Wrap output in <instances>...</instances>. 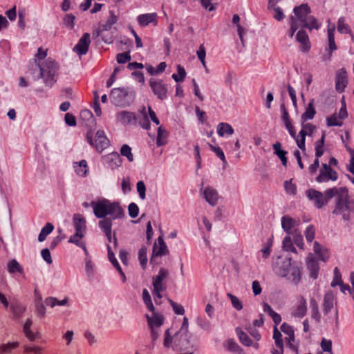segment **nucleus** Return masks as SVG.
<instances>
[{
    "label": "nucleus",
    "instance_id": "2",
    "mask_svg": "<svg viewBox=\"0 0 354 354\" xmlns=\"http://www.w3.org/2000/svg\"><path fill=\"white\" fill-rule=\"evenodd\" d=\"M46 56L47 49L39 48L35 59L29 63L28 72L32 75L33 80L41 77L47 85H51L56 81L57 66L56 62L50 58L47 59L45 64L41 65V61Z\"/></svg>",
    "mask_w": 354,
    "mask_h": 354
},
{
    "label": "nucleus",
    "instance_id": "36",
    "mask_svg": "<svg viewBox=\"0 0 354 354\" xmlns=\"http://www.w3.org/2000/svg\"><path fill=\"white\" fill-rule=\"evenodd\" d=\"M281 147V145L279 142H277L273 145L274 153L280 158L282 165L286 167L288 162V159L286 158L287 152L284 150H282Z\"/></svg>",
    "mask_w": 354,
    "mask_h": 354
},
{
    "label": "nucleus",
    "instance_id": "22",
    "mask_svg": "<svg viewBox=\"0 0 354 354\" xmlns=\"http://www.w3.org/2000/svg\"><path fill=\"white\" fill-rule=\"evenodd\" d=\"M281 330L288 335L286 337V340L288 342V346L292 350H297V348L292 343L295 340V334L292 326L286 323H283L281 326Z\"/></svg>",
    "mask_w": 354,
    "mask_h": 354
},
{
    "label": "nucleus",
    "instance_id": "44",
    "mask_svg": "<svg viewBox=\"0 0 354 354\" xmlns=\"http://www.w3.org/2000/svg\"><path fill=\"white\" fill-rule=\"evenodd\" d=\"M142 299L147 309L150 310L151 313H153V311L155 310V308L153 305L151 296L147 289H144L142 291Z\"/></svg>",
    "mask_w": 354,
    "mask_h": 354
},
{
    "label": "nucleus",
    "instance_id": "7",
    "mask_svg": "<svg viewBox=\"0 0 354 354\" xmlns=\"http://www.w3.org/2000/svg\"><path fill=\"white\" fill-rule=\"evenodd\" d=\"M338 179V174L333 170L330 165L326 163H322L319 169V174L316 177V181L318 183H326L330 180L336 181Z\"/></svg>",
    "mask_w": 354,
    "mask_h": 354
},
{
    "label": "nucleus",
    "instance_id": "57",
    "mask_svg": "<svg viewBox=\"0 0 354 354\" xmlns=\"http://www.w3.org/2000/svg\"><path fill=\"white\" fill-rule=\"evenodd\" d=\"M334 277H333V279L331 282V286L333 287H335L336 286H339V284H342V274L338 269V268H335L334 269Z\"/></svg>",
    "mask_w": 354,
    "mask_h": 354
},
{
    "label": "nucleus",
    "instance_id": "49",
    "mask_svg": "<svg viewBox=\"0 0 354 354\" xmlns=\"http://www.w3.org/2000/svg\"><path fill=\"white\" fill-rule=\"evenodd\" d=\"M326 124L328 127H341L343 124V122L336 114H333L332 115L326 118Z\"/></svg>",
    "mask_w": 354,
    "mask_h": 354
},
{
    "label": "nucleus",
    "instance_id": "25",
    "mask_svg": "<svg viewBox=\"0 0 354 354\" xmlns=\"http://www.w3.org/2000/svg\"><path fill=\"white\" fill-rule=\"evenodd\" d=\"M316 113L317 112L314 106V99H312L308 104V106H306L305 111L301 115V123H304L307 120L313 119L315 115H316Z\"/></svg>",
    "mask_w": 354,
    "mask_h": 354
},
{
    "label": "nucleus",
    "instance_id": "11",
    "mask_svg": "<svg viewBox=\"0 0 354 354\" xmlns=\"http://www.w3.org/2000/svg\"><path fill=\"white\" fill-rule=\"evenodd\" d=\"M116 119L123 125H137L138 117L133 112L122 111L117 113Z\"/></svg>",
    "mask_w": 354,
    "mask_h": 354
},
{
    "label": "nucleus",
    "instance_id": "6",
    "mask_svg": "<svg viewBox=\"0 0 354 354\" xmlns=\"http://www.w3.org/2000/svg\"><path fill=\"white\" fill-rule=\"evenodd\" d=\"M86 138L88 143L97 151H102L104 149L108 147L109 145L108 138L106 137L104 131L102 130H99L96 132L94 138L92 132L88 131Z\"/></svg>",
    "mask_w": 354,
    "mask_h": 354
},
{
    "label": "nucleus",
    "instance_id": "59",
    "mask_svg": "<svg viewBox=\"0 0 354 354\" xmlns=\"http://www.w3.org/2000/svg\"><path fill=\"white\" fill-rule=\"evenodd\" d=\"M118 21V17L114 15L113 12H110V16L109 19L106 20L105 24L104 25V30L111 29L113 25L116 24Z\"/></svg>",
    "mask_w": 354,
    "mask_h": 354
},
{
    "label": "nucleus",
    "instance_id": "8",
    "mask_svg": "<svg viewBox=\"0 0 354 354\" xmlns=\"http://www.w3.org/2000/svg\"><path fill=\"white\" fill-rule=\"evenodd\" d=\"M149 86L157 97L163 100L167 97V85L162 80L151 78L149 80Z\"/></svg>",
    "mask_w": 354,
    "mask_h": 354
},
{
    "label": "nucleus",
    "instance_id": "32",
    "mask_svg": "<svg viewBox=\"0 0 354 354\" xmlns=\"http://www.w3.org/2000/svg\"><path fill=\"white\" fill-rule=\"evenodd\" d=\"M335 26L334 24L328 26V39L330 55L337 49V46L335 41Z\"/></svg>",
    "mask_w": 354,
    "mask_h": 354
},
{
    "label": "nucleus",
    "instance_id": "54",
    "mask_svg": "<svg viewBox=\"0 0 354 354\" xmlns=\"http://www.w3.org/2000/svg\"><path fill=\"white\" fill-rule=\"evenodd\" d=\"M8 270L10 273L22 272V268L16 260H12L8 263Z\"/></svg>",
    "mask_w": 354,
    "mask_h": 354
},
{
    "label": "nucleus",
    "instance_id": "63",
    "mask_svg": "<svg viewBox=\"0 0 354 354\" xmlns=\"http://www.w3.org/2000/svg\"><path fill=\"white\" fill-rule=\"evenodd\" d=\"M228 297L230 299L232 304L234 308L238 310H240L243 308L241 301L236 296H234L232 294H228Z\"/></svg>",
    "mask_w": 354,
    "mask_h": 354
},
{
    "label": "nucleus",
    "instance_id": "47",
    "mask_svg": "<svg viewBox=\"0 0 354 354\" xmlns=\"http://www.w3.org/2000/svg\"><path fill=\"white\" fill-rule=\"evenodd\" d=\"M177 71L178 74H173L172 78L176 82H183L185 77H186V71L183 66L178 64L177 66Z\"/></svg>",
    "mask_w": 354,
    "mask_h": 354
},
{
    "label": "nucleus",
    "instance_id": "37",
    "mask_svg": "<svg viewBox=\"0 0 354 354\" xmlns=\"http://www.w3.org/2000/svg\"><path fill=\"white\" fill-rule=\"evenodd\" d=\"M321 26V24L313 16H309L305 21L301 23V28H306L310 31L313 29L318 30Z\"/></svg>",
    "mask_w": 354,
    "mask_h": 354
},
{
    "label": "nucleus",
    "instance_id": "31",
    "mask_svg": "<svg viewBox=\"0 0 354 354\" xmlns=\"http://www.w3.org/2000/svg\"><path fill=\"white\" fill-rule=\"evenodd\" d=\"M347 192V189L345 187H333L328 189L325 191V203H327L328 200L332 198L333 196H337L339 198V194Z\"/></svg>",
    "mask_w": 354,
    "mask_h": 354
},
{
    "label": "nucleus",
    "instance_id": "16",
    "mask_svg": "<svg viewBox=\"0 0 354 354\" xmlns=\"http://www.w3.org/2000/svg\"><path fill=\"white\" fill-rule=\"evenodd\" d=\"M158 17L156 12L142 14L137 17V21L140 26L145 27L150 24L156 26L158 25Z\"/></svg>",
    "mask_w": 354,
    "mask_h": 354
},
{
    "label": "nucleus",
    "instance_id": "45",
    "mask_svg": "<svg viewBox=\"0 0 354 354\" xmlns=\"http://www.w3.org/2000/svg\"><path fill=\"white\" fill-rule=\"evenodd\" d=\"M19 346L17 342L2 344L0 345V354L10 353L11 351Z\"/></svg>",
    "mask_w": 354,
    "mask_h": 354
},
{
    "label": "nucleus",
    "instance_id": "48",
    "mask_svg": "<svg viewBox=\"0 0 354 354\" xmlns=\"http://www.w3.org/2000/svg\"><path fill=\"white\" fill-rule=\"evenodd\" d=\"M147 250L145 246L142 247L138 251V259L143 269H145L147 263Z\"/></svg>",
    "mask_w": 354,
    "mask_h": 354
},
{
    "label": "nucleus",
    "instance_id": "15",
    "mask_svg": "<svg viewBox=\"0 0 354 354\" xmlns=\"http://www.w3.org/2000/svg\"><path fill=\"white\" fill-rule=\"evenodd\" d=\"M169 252L167 245L163 238L160 236L158 238V243H155L153 246V254L151 258V263H153L156 257L165 255Z\"/></svg>",
    "mask_w": 354,
    "mask_h": 354
},
{
    "label": "nucleus",
    "instance_id": "5",
    "mask_svg": "<svg viewBox=\"0 0 354 354\" xmlns=\"http://www.w3.org/2000/svg\"><path fill=\"white\" fill-rule=\"evenodd\" d=\"M353 209V203L348 198V192L339 194L333 213L342 214L344 220H349L350 212Z\"/></svg>",
    "mask_w": 354,
    "mask_h": 354
},
{
    "label": "nucleus",
    "instance_id": "38",
    "mask_svg": "<svg viewBox=\"0 0 354 354\" xmlns=\"http://www.w3.org/2000/svg\"><path fill=\"white\" fill-rule=\"evenodd\" d=\"M263 308V311L266 313L268 314L272 317L273 322H274V324L276 325H278L280 324V322H281V315L279 314H278L277 313L274 312L273 310V309L272 308V307L268 304L264 303Z\"/></svg>",
    "mask_w": 354,
    "mask_h": 354
},
{
    "label": "nucleus",
    "instance_id": "58",
    "mask_svg": "<svg viewBox=\"0 0 354 354\" xmlns=\"http://www.w3.org/2000/svg\"><path fill=\"white\" fill-rule=\"evenodd\" d=\"M196 54H197L198 59L201 62L203 66L206 67V62H205L206 51H205V48L204 46V44H201L199 46V48L197 50Z\"/></svg>",
    "mask_w": 354,
    "mask_h": 354
},
{
    "label": "nucleus",
    "instance_id": "60",
    "mask_svg": "<svg viewBox=\"0 0 354 354\" xmlns=\"http://www.w3.org/2000/svg\"><path fill=\"white\" fill-rule=\"evenodd\" d=\"M286 129L288 130V133L291 136L292 138H293L297 144V140L299 138H300L299 133L298 135L296 134V130L295 127L291 122H288L287 124H284Z\"/></svg>",
    "mask_w": 354,
    "mask_h": 354
},
{
    "label": "nucleus",
    "instance_id": "19",
    "mask_svg": "<svg viewBox=\"0 0 354 354\" xmlns=\"http://www.w3.org/2000/svg\"><path fill=\"white\" fill-rule=\"evenodd\" d=\"M295 17L299 20L300 23H303L309 17L311 12L310 6L307 3H303L294 8Z\"/></svg>",
    "mask_w": 354,
    "mask_h": 354
},
{
    "label": "nucleus",
    "instance_id": "9",
    "mask_svg": "<svg viewBox=\"0 0 354 354\" xmlns=\"http://www.w3.org/2000/svg\"><path fill=\"white\" fill-rule=\"evenodd\" d=\"M292 266L290 257L282 258L279 257L274 264V270L278 276L284 277L288 275L289 270Z\"/></svg>",
    "mask_w": 354,
    "mask_h": 354
},
{
    "label": "nucleus",
    "instance_id": "20",
    "mask_svg": "<svg viewBox=\"0 0 354 354\" xmlns=\"http://www.w3.org/2000/svg\"><path fill=\"white\" fill-rule=\"evenodd\" d=\"M306 195L310 200L315 202V205L317 208H321L324 205V201L322 192L314 189H309L306 192Z\"/></svg>",
    "mask_w": 354,
    "mask_h": 354
},
{
    "label": "nucleus",
    "instance_id": "53",
    "mask_svg": "<svg viewBox=\"0 0 354 354\" xmlns=\"http://www.w3.org/2000/svg\"><path fill=\"white\" fill-rule=\"evenodd\" d=\"M320 346L323 352H326L329 354H333L332 351V341L326 338H322Z\"/></svg>",
    "mask_w": 354,
    "mask_h": 354
},
{
    "label": "nucleus",
    "instance_id": "64",
    "mask_svg": "<svg viewBox=\"0 0 354 354\" xmlns=\"http://www.w3.org/2000/svg\"><path fill=\"white\" fill-rule=\"evenodd\" d=\"M24 352L26 353H33L34 354H42L43 348L39 346H24Z\"/></svg>",
    "mask_w": 354,
    "mask_h": 354
},
{
    "label": "nucleus",
    "instance_id": "35",
    "mask_svg": "<svg viewBox=\"0 0 354 354\" xmlns=\"http://www.w3.org/2000/svg\"><path fill=\"white\" fill-rule=\"evenodd\" d=\"M168 131L162 126L158 129L156 145L158 147L165 145L167 142Z\"/></svg>",
    "mask_w": 354,
    "mask_h": 354
},
{
    "label": "nucleus",
    "instance_id": "40",
    "mask_svg": "<svg viewBox=\"0 0 354 354\" xmlns=\"http://www.w3.org/2000/svg\"><path fill=\"white\" fill-rule=\"evenodd\" d=\"M106 161L109 163V166L111 169H114L115 167H118L121 165L122 160L118 153H113L109 154L106 158Z\"/></svg>",
    "mask_w": 354,
    "mask_h": 354
},
{
    "label": "nucleus",
    "instance_id": "23",
    "mask_svg": "<svg viewBox=\"0 0 354 354\" xmlns=\"http://www.w3.org/2000/svg\"><path fill=\"white\" fill-rule=\"evenodd\" d=\"M299 221L291 218L288 215L283 216L281 218L282 227L288 234L292 233V230L299 224Z\"/></svg>",
    "mask_w": 354,
    "mask_h": 354
},
{
    "label": "nucleus",
    "instance_id": "10",
    "mask_svg": "<svg viewBox=\"0 0 354 354\" xmlns=\"http://www.w3.org/2000/svg\"><path fill=\"white\" fill-rule=\"evenodd\" d=\"M301 130L299 131V136L300 138L297 140V146L298 147L305 151L306 147H305V140H306V136H312L313 132L316 129V126L310 124V123H301Z\"/></svg>",
    "mask_w": 354,
    "mask_h": 354
},
{
    "label": "nucleus",
    "instance_id": "30",
    "mask_svg": "<svg viewBox=\"0 0 354 354\" xmlns=\"http://www.w3.org/2000/svg\"><path fill=\"white\" fill-rule=\"evenodd\" d=\"M334 306V296L331 292H327L324 295L323 311L325 315H327L333 308Z\"/></svg>",
    "mask_w": 354,
    "mask_h": 354
},
{
    "label": "nucleus",
    "instance_id": "29",
    "mask_svg": "<svg viewBox=\"0 0 354 354\" xmlns=\"http://www.w3.org/2000/svg\"><path fill=\"white\" fill-rule=\"evenodd\" d=\"M73 168L76 174L81 177L86 176L88 173L87 162L84 160L80 162H75L73 164Z\"/></svg>",
    "mask_w": 354,
    "mask_h": 354
},
{
    "label": "nucleus",
    "instance_id": "56",
    "mask_svg": "<svg viewBox=\"0 0 354 354\" xmlns=\"http://www.w3.org/2000/svg\"><path fill=\"white\" fill-rule=\"evenodd\" d=\"M271 247L272 241L270 240H268V241L263 245L262 249L260 250L262 258L267 259L270 256L272 251Z\"/></svg>",
    "mask_w": 354,
    "mask_h": 354
},
{
    "label": "nucleus",
    "instance_id": "50",
    "mask_svg": "<svg viewBox=\"0 0 354 354\" xmlns=\"http://www.w3.org/2000/svg\"><path fill=\"white\" fill-rule=\"evenodd\" d=\"M209 149L215 153L216 156L218 157L223 162V165H227V160L225 157V154L219 147H216L212 145V144H208Z\"/></svg>",
    "mask_w": 354,
    "mask_h": 354
},
{
    "label": "nucleus",
    "instance_id": "62",
    "mask_svg": "<svg viewBox=\"0 0 354 354\" xmlns=\"http://www.w3.org/2000/svg\"><path fill=\"white\" fill-rule=\"evenodd\" d=\"M315 230L313 225H309L307 227L306 232H305V236L306 241L308 242H312L313 240L315 238Z\"/></svg>",
    "mask_w": 354,
    "mask_h": 354
},
{
    "label": "nucleus",
    "instance_id": "43",
    "mask_svg": "<svg viewBox=\"0 0 354 354\" xmlns=\"http://www.w3.org/2000/svg\"><path fill=\"white\" fill-rule=\"evenodd\" d=\"M224 346L227 351H229L230 352L236 353L238 354H239L242 351L241 348L239 346V344L233 339H227L225 342Z\"/></svg>",
    "mask_w": 354,
    "mask_h": 354
},
{
    "label": "nucleus",
    "instance_id": "18",
    "mask_svg": "<svg viewBox=\"0 0 354 354\" xmlns=\"http://www.w3.org/2000/svg\"><path fill=\"white\" fill-rule=\"evenodd\" d=\"M347 84V73L345 68H342L337 71L335 78V88L337 92L342 93L344 91Z\"/></svg>",
    "mask_w": 354,
    "mask_h": 354
},
{
    "label": "nucleus",
    "instance_id": "46",
    "mask_svg": "<svg viewBox=\"0 0 354 354\" xmlns=\"http://www.w3.org/2000/svg\"><path fill=\"white\" fill-rule=\"evenodd\" d=\"M53 228H54L53 225L51 223H48L41 229V232L39 234V236H38L39 241H40V242L44 241L46 239V236L53 230Z\"/></svg>",
    "mask_w": 354,
    "mask_h": 354
},
{
    "label": "nucleus",
    "instance_id": "33",
    "mask_svg": "<svg viewBox=\"0 0 354 354\" xmlns=\"http://www.w3.org/2000/svg\"><path fill=\"white\" fill-rule=\"evenodd\" d=\"M237 335L240 342L245 346H253L255 348H259V344L257 342L253 343L249 336L244 332L236 329Z\"/></svg>",
    "mask_w": 354,
    "mask_h": 354
},
{
    "label": "nucleus",
    "instance_id": "12",
    "mask_svg": "<svg viewBox=\"0 0 354 354\" xmlns=\"http://www.w3.org/2000/svg\"><path fill=\"white\" fill-rule=\"evenodd\" d=\"M296 41L299 44V50L303 53H308L311 48V44L307 32L301 28L296 34Z\"/></svg>",
    "mask_w": 354,
    "mask_h": 354
},
{
    "label": "nucleus",
    "instance_id": "55",
    "mask_svg": "<svg viewBox=\"0 0 354 354\" xmlns=\"http://www.w3.org/2000/svg\"><path fill=\"white\" fill-rule=\"evenodd\" d=\"M45 304L47 306H49L51 308H53L56 305H58V306H64V305H65L66 304V299H64L62 300L59 301L56 298L48 297V298L46 299Z\"/></svg>",
    "mask_w": 354,
    "mask_h": 354
},
{
    "label": "nucleus",
    "instance_id": "1",
    "mask_svg": "<svg viewBox=\"0 0 354 354\" xmlns=\"http://www.w3.org/2000/svg\"><path fill=\"white\" fill-rule=\"evenodd\" d=\"M90 205L97 218H103L99 221V227L105 234L109 243L112 242V220L120 218L124 216V210L118 203L111 202L103 198L97 201H91Z\"/></svg>",
    "mask_w": 354,
    "mask_h": 354
},
{
    "label": "nucleus",
    "instance_id": "41",
    "mask_svg": "<svg viewBox=\"0 0 354 354\" xmlns=\"http://www.w3.org/2000/svg\"><path fill=\"white\" fill-rule=\"evenodd\" d=\"M140 113H142V117H138V122L139 125L143 128L144 129H150V122L149 118L146 113V108L145 106L142 107Z\"/></svg>",
    "mask_w": 354,
    "mask_h": 354
},
{
    "label": "nucleus",
    "instance_id": "17",
    "mask_svg": "<svg viewBox=\"0 0 354 354\" xmlns=\"http://www.w3.org/2000/svg\"><path fill=\"white\" fill-rule=\"evenodd\" d=\"M307 268L310 272V277L314 279H317L319 274V266L316 257L313 254L310 253L307 257Z\"/></svg>",
    "mask_w": 354,
    "mask_h": 354
},
{
    "label": "nucleus",
    "instance_id": "51",
    "mask_svg": "<svg viewBox=\"0 0 354 354\" xmlns=\"http://www.w3.org/2000/svg\"><path fill=\"white\" fill-rule=\"evenodd\" d=\"M283 248L288 251L292 252H297L295 248L293 245L291 237L290 236H286L283 241Z\"/></svg>",
    "mask_w": 354,
    "mask_h": 354
},
{
    "label": "nucleus",
    "instance_id": "34",
    "mask_svg": "<svg viewBox=\"0 0 354 354\" xmlns=\"http://www.w3.org/2000/svg\"><path fill=\"white\" fill-rule=\"evenodd\" d=\"M234 132V129L228 123L221 122L217 126V133L219 136L223 137L225 135H232Z\"/></svg>",
    "mask_w": 354,
    "mask_h": 354
},
{
    "label": "nucleus",
    "instance_id": "13",
    "mask_svg": "<svg viewBox=\"0 0 354 354\" xmlns=\"http://www.w3.org/2000/svg\"><path fill=\"white\" fill-rule=\"evenodd\" d=\"M307 313V302L304 296L299 295L295 306L292 308V315L295 317L302 318Z\"/></svg>",
    "mask_w": 354,
    "mask_h": 354
},
{
    "label": "nucleus",
    "instance_id": "27",
    "mask_svg": "<svg viewBox=\"0 0 354 354\" xmlns=\"http://www.w3.org/2000/svg\"><path fill=\"white\" fill-rule=\"evenodd\" d=\"M152 313L153 315L151 317L147 314L145 315L149 327L160 328L164 322L163 316L155 313V310Z\"/></svg>",
    "mask_w": 354,
    "mask_h": 354
},
{
    "label": "nucleus",
    "instance_id": "14",
    "mask_svg": "<svg viewBox=\"0 0 354 354\" xmlns=\"http://www.w3.org/2000/svg\"><path fill=\"white\" fill-rule=\"evenodd\" d=\"M91 44L90 34L84 33L80 39L77 44L74 46L73 50L79 56L85 55L88 50Z\"/></svg>",
    "mask_w": 354,
    "mask_h": 354
},
{
    "label": "nucleus",
    "instance_id": "28",
    "mask_svg": "<svg viewBox=\"0 0 354 354\" xmlns=\"http://www.w3.org/2000/svg\"><path fill=\"white\" fill-rule=\"evenodd\" d=\"M32 324V320L30 319H28L23 328L24 333L25 334V336L31 342L36 340L37 339L40 338V335L39 333H33L30 330V327Z\"/></svg>",
    "mask_w": 354,
    "mask_h": 354
},
{
    "label": "nucleus",
    "instance_id": "52",
    "mask_svg": "<svg viewBox=\"0 0 354 354\" xmlns=\"http://www.w3.org/2000/svg\"><path fill=\"white\" fill-rule=\"evenodd\" d=\"M120 153L122 156L126 157L129 162H132L133 160V155L131 152V148L129 145H122L120 149Z\"/></svg>",
    "mask_w": 354,
    "mask_h": 354
},
{
    "label": "nucleus",
    "instance_id": "61",
    "mask_svg": "<svg viewBox=\"0 0 354 354\" xmlns=\"http://www.w3.org/2000/svg\"><path fill=\"white\" fill-rule=\"evenodd\" d=\"M169 302L170 305L171 306V307L176 314L180 315H184L185 309L182 305L174 302L171 299H169Z\"/></svg>",
    "mask_w": 354,
    "mask_h": 354
},
{
    "label": "nucleus",
    "instance_id": "42",
    "mask_svg": "<svg viewBox=\"0 0 354 354\" xmlns=\"http://www.w3.org/2000/svg\"><path fill=\"white\" fill-rule=\"evenodd\" d=\"M326 135L325 133H322V137L319 140L315 142V157L319 158L324 152V142Z\"/></svg>",
    "mask_w": 354,
    "mask_h": 354
},
{
    "label": "nucleus",
    "instance_id": "4",
    "mask_svg": "<svg viewBox=\"0 0 354 354\" xmlns=\"http://www.w3.org/2000/svg\"><path fill=\"white\" fill-rule=\"evenodd\" d=\"M169 273L165 268H160L158 274L153 278V295L156 304H160L162 298L161 292L166 290V284L164 280L167 277Z\"/></svg>",
    "mask_w": 354,
    "mask_h": 354
},
{
    "label": "nucleus",
    "instance_id": "39",
    "mask_svg": "<svg viewBox=\"0 0 354 354\" xmlns=\"http://www.w3.org/2000/svg\"><path fill=\"white\" fill-rule=\"evenodd\" d=\"M337 31L341 34H349L352 35V31L350 28V26L346 22V19L344 17H341L338 19L337 21Z\"/></svg>",
    "mask_w": 354,
    "mask_h": 354
},
{
    "label": "nucleus",
    "instance_id": "3",
    "mask_svg": "<svg viewBox=\"0 0 354 354\" xmlns=\"http://www.w3.org/2000/svg\"><path fill=\"white\" fill-rule=\"evenodd\" d=\"M73 225L75 230V233L70 237L68 241L80 246L85 253H86L87 250L86 248V244L83 240L86 230V220L84 217L79 214H75L73 216Z\"/></svg>",
    "mask_w": 354,
    "mask_h": 354
},
{
    "label": "nucleus",
    "instance_id": "21",
    "mask_svg": "<svg viewBox=\"0 0 354 354\" xmlns=\"http://www.w3.org/2000/svg\"><path fill=\"white\" fill-rule=\"evenodd\" d=\"M203 196L206 201L211 205H216L218 195L217 191L212 187L207 186L203 191Z\"/></svg>",
    "mask_w": 354,
    "mask_h": 354
},
{
    "label": "nucleus",
    "instance_id": "24",
    "mask_svg": "<svg viewBox=\"0 0 354 354\" xmlns=\"http://www.w3.org/2000/svg\"><path fill=\"white\" fill-rule=\"evenodd\" d=\"M284 277H287L288 280L295 284H298L301 280L300 268L297 265L293 263L289 270L288 275L285 276Z\"/></svg>",
    "mask_w": 354,
    "mask_h": 354
},
{
    "label": "nucleus",
    "instance_id": "26",
    "mask_svg": "<svg viewBox=\"0 0 354 354\" xmlns=\"http://www.w3.org/2000/svg\"><path fill=\"white\" fill-rule=\"evenodd\" d=\"M313 250L315 253L319 257V259L323 261H326L330 257L329 250L320 245L317 241L314 243Z\"/></svg>",
    "mask_w": 354,
    "mask_h": 354
}]
</instances>
